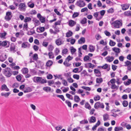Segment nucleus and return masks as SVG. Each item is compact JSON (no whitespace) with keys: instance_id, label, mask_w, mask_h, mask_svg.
I'll return each mask as SVG.
<instances>
[{"instance_id":"7","label":"nucleus","mask_w":131,"mask_h":131,"mask_svg":"<svg viewBox=\"0 0 131 131\" xmlns=\"http://www.w3.org/2000/svg\"><path fill=\"white\" fill-rule=\"evenodd\" d=\"M26 6L25 3H21L19 5L18 9L21 11H25Z\"/></svg>"},{"instance_id":"5","label":"nucleus","mask_w":131,"mask_h":131,"mask_svg":"<svg viewBox=\"0 0 131 131\" xmlns=\"http://www.w3.org/2000/svg\"><path fill=\"white\" fill-rule=\"evenodd\" d=\"M94 107L95 109H98L99 108H104V105L103 103L98 102L95 103Z\"/></svg>"},{"instance_id":"16","label":"nucleus","mask_w":131,"mask_h":131,"mask_svg":"<svg viewBox=\"0 0 131 131\" xmlns=\"http://www.w3.org/2000/svg\"><path fill=\"white\" fill-rule=\"evenodd\" d=\"M94 16L96 18V20H99L101 19L99 18L100 15H99V12H97L94 13L93 14Z\"/></svg>"},{"instance_id":"40","label":"nucleus","mask_w":131,"mask_h":131,"mask_svg":"<svg viewBox=\"0 0 131 131\" xmlns=\"http://www.w3.org/2000/svg\"><path fill=\"white\" fill-rule=\"evenodd\" d=\"M111 88L112 89L117 90L118 88V86H117L115 84H113L111 85Z\"/></svg>"},{"instance_id":"1","label":"nucleus","mask_w":131,"mask_h":131,"mask_svg":"<svg viewBox=\"0 0 131 131\" xmlns=\"http://www.w3.org/2000/svg\"><path fill=\"white\" fill-rule=\"evenodd\" d=\"M112 27L114 28H118L122 25V21L121 20H116L113 22L110 21Z\"/></svg>"},{"instance_id":"30","label":"nucleus","mask_w":131,"mask_h":131,"mask_svg":"<svg viewBox=\"0 0 131 131\" xmlns=\"http://www.w3.org/2000/svg\"><path fill=\"white\" fill-rule=\"evenodd\" d=\"M48 55L49 59H52L54 58V55L52 51L49 52Z\"/></svg>"},{"instance_id":"41","label":"nucleus","mask_w":131,"mask_h":131,"mask_svg":"<svg viewBox=\"0 0 131 131\" xmlns=\"http://www.w3.org/2000/svg\"><path fill=\"white\" fill-rule=\"evenodd\" d=\"M53 63L50 60H48L47 62L46 65L47 67H50L51 66Z\"/></svg>"},{"instance_id":"31","label":"nucleus","mask_w":131,"mask_h":131,"mask_svg":"<svg viewBox=\"0 0 131 131\" xmlns=\"http://www.w3.org/2000/svg\"><path fill=\"white\" fill-rule=\"evenodd\" d=\"M27 5L28 7L31 8H33L35 6L34 3L31 2H28L27 3Z\"/></svg>"},{"instance_id":"29","label":"nucleus","mask_w":131,"mask_h":131,"mask_svg":"<svg viewBox=\"0 0 131 131\" xmlns=\"http://www.w3.org/2000/svg\"><path fill=\"white\" fill-rule=\"evenodd\" d=\"M110 66L107 64H105L104 65L101 67L103 69H107L108 71L109 70Z\"/></svg>"},{"instance_id":"21","label":"nucleus","mask_w":131,"mask_h":131,"mask_svg":"<svg viewBox=\"0 0 131 131\" xmlns=\"http://www.w3.org/2000/svg\"><path fill=\"white\" fill-rule=\"evenodd\" d=\"M74 101L76 103H79L80 101V99L79 96L77 95H75L74 96Z\"/></svg>"},{"instance_id":"14","label":"nucleus","mask_w":131,"mask_h":131,"mask_svg":"<svg viewBox=\"0 0 131 131\" xmlns=\"http://www.w3.org/2000/svg\"><path fill=\"white\" fill-rule=\"evenodd\" d=\"M7 56L6 54H2L1 56L0 55V61L3 62L7 58Z\"/></svg>"},{"instance_id":"56","label":"nucleus","mask_w":131,"mask_h":131,"mask_svg":"<svg viewBox=\"0 0 131 131\" xmlns=\"http://www.w3.org/2000/svg\"><path fill=\"white\" fill-rule=\"evenodd\" d=\"M28 24L27 23H26L24 24L23 26V29L24 30H27L28 28Z\"/></svg>"},{"instance_id":"39","label":"nucleus","mask_w":131,"mask_h":131,"mask_svg":"<svg viewBox=\"0 0 131 131\" xmlns=\"http://www.w3.org/2000/svg\"><path fill=\"white\" fill-rule=\"evenodd\" d=\"M10 51L12 52H14L16 51L15 50V47L14 45H11L10 47Z\"/></svg>"},{"instance_id":"23","label":"nucleus","mask_w":131,"mask_h":131,"mask_svg":"<svg viewBox=\"0 0 131 131\" xmlns=\"http://www.w3.org/2000/svg\"><path fill=\"white\" fill-rule=\"evenodd\" d=\"M94 71L95 73L96 74V75L97 77H100L101 76V72L97 69H95L94 70Z\"/></svg>"},{"instance_id":"19","label":"nucleus","mask_w":131,"mask_h":131,"mask_svg":"<svg viewBox=\"0 0 131 131\" xmlns=\"http://www.w3.org/2000/svg\"><path fill=\"white\" fill-rule=\"evenodd\" d=\"M45 29L44 27H37V31L38 32H43Z\"/></svg>"},{"instance_id":"61","label":"nucleus","mask_w":131,"mask_h":131,"mask_svg":"<svg viewBox=\"0 0 131 131\" xmlns=\"http://www.w3.org/2000/svg\"><path fill=\"white\" fill-rule=\"evenodd\" d=\"M54 51L55 54L56 56L58 55L59 53L60 50L58 48H56Z\"/></svg>"},{"instance_id":"42","label":"nucleus","mask_w":131,"mask_h":131,"mask_svg":"<svg viewBox=\"0 0 131 131\" xmlns=\"http://www.w3.org/2000/svg\"><path fill=\"white\" fill-rule=\"evenodd\" d=\"M30 73L32 75H34L36 74L37 72L34 69H31L30 70Z\"/></svg>"},{"instance_id":"54","label":"nucleus","mask_w":131,"mask_h":131,"mask_svg":"<svg viewBox=\"0 0 131 131\" xmlns=\"http://www.w3.org/2000/svg\"><path fill=\"white\" fill-rule=\"evenodd\" d=\"M100 44L104 46H105L107 45V43L106 41H104L103 40H101L100 42Z\"/></svg>"},{"instance_id":"53","label":"nucleus","mask_w":131,"mask_h":131,"mask_svg":"<svg viewBox=\"0 0 131 131\" xmlns=\"http://www.w3.org/2000/svg\"><path fill=\"white\" fill-rule=\"evenodd\" d=\"M81 75L82 76H85L87 75V73L85 70H83L81 73Z\"/></svg>"},{"instance_id":"6","label":"nucleus","mask_w":131,"mask_h":131,"mask_svg":"<svg viewBox=\"0 0 131 131\" xmlns=\"http://www.w3.org/2000/svg\"><path fill=\"white\" fill-rule=\"evenodd\" d=\"M9 43L7 41H0V46L4 47L6 48L8 47L9 46Z\"/></svg>"},{"instance_id":"17","label":"nucleus","mask_w":131,"mask_h":131,"mask_svg":"<svg viewBox=\"0 0 131 131\" xmlns=\"http://www.w3.org/2000/svg\"><path fill=\"white\" fill-rule=\"evenodd\" d=\"M76 22L74 21L70 20L69 21L68 24L69 26L72 27L74 26L76 24Z\"/></svg>"},{"instance_id":"38","label":"nucleus","mask_w":131,"mask_h":131,"mask_svg":"<svg viewBox=\"0 0 131 131\" xmlns=\"http://www.w3.org/2000/svg\"><path fill=\"white\" fill-rule=\"evenodd\" d=\"M123 128L121 127H115V131H119V130H123Z\"/></svg>"},{"instance_id":"20","label":"nucleus","mask_w":131,"mask_h":131,"mask_svg":"<svg viewBox=\"0 0 131 131\" xmlns=\"http://www.w3.org/2000/svg\"><path fill=\"white\" fill-rule=\"evenodd\" d=\"M22 90L25 93L29 92L32 91L31 88L29 87L25 88L24 89Z\"/></svg>"},{"instance_id":"32","label":"nucleus","mask_w":131,"mask_h":131,"mask_svg":"<svg viewBox=\"0 0 131 131\" xmlns=\"http://www.w3.org/2000/svg\"><path fill=\"white\" fill-rule=\"evenodd\" d=\"M22 73L24 74H25L28 73V70L27 68H23L21 70Z\"/></svg>"},{"instance_id":"12","label":"nucleus","mask_w":131,"mask_h":131,"mask_svg":"<svg viewBox=\"0 0 131 131\" xmlns=\"http://www.w3.org/2000/svg\"><path fill=\"white\" fill-rule=\"evenodd\" d=\"M30 44L28 42H23L21 44V47L24 48H29Z\"/></svg>"},{"instance_id":"51","label":"nucleus","mask_w":131,"mask_h":131,"mask_svg":"<svg viewBox=\"0 0 131 131\" xmlns=\"http://www.w3.org/2000/svg\"><path fill=\"white\" fill-rule=\"evenodd\" d=\"M66 97L69 99L71 100H73V97L72 95L68 93H67L66 94Z\"/></svg>"},{"instance_id":"8","label":"nucleus","mask_w":131,"mask_h":131,"mask_svg":"<svg viewBox=\"0 0 131 131\" xmlns=\"http://www.w3.org/2000/svg\"><path fill=\"white\" fill-rule=\"evenodd\" d=\"M75 5L80 7H83L85 5L84 2L82 0L77 1L75 3Z\"/></svg>"},{"instance_id":"62","label":"nucleus","mask_w":131,"mask_h":131,"mask_svg":"<svg viewBox=\"0 0 131 131\" xmlns=\"http://www.w3.org/2000/svg\"><path fill=\"white\" fill-rule=\"evenodd\" d=\"M115 44L116 43L115 42L111 40H110L109 42V44L110 46H113L115 45Z\"/></svg>"},{"instance_id":"24","label":"nucleus","mask_w":131,"mask_h":131,"mask_svg":"<svg viewBox=\"0 0 131 131\" xmlns=\"http://www.w3.org/2000/svg\"><path fill=\"white\" fill-rule=\"evenodd\" d=\"M7 35L6 32L4 31L3 32H0V37L1 38L5 39V36Z\"/></svg>"},{"instance_id":"34","label":"nucleus","mask_w":131,"mask_h":131,"mask_svg":"<svg viewBox=\"0 0 131 131\" xmlns=\"http://www.w3.org/2000/svg\"><path fill=\"white\" fill-rule=\"evenodd\" d=\"M115 79L114 78L112 79L108 82L107 84L108 85H110V83H111L112 84H115Z\"/></svg>"},{"instance_id":"44","label":"nucleus","mask_w":131,"mask_h":131,"mask_svg":"<svg viewBox=\"0 0 131 131\" xmlns=\"http://www.w3.org/2000/svg\"><path fill=\"white\" fill-rule=\"evenodd\" d=\"M124 84L125 85H127L130 84L131 83V79H128V81L124 82Z\"/></svg>"},{"instance_id":"59","label":"nucleus","mask_w":131,"mask_h":131,"mask_svg":"<svg viewBox=\"0 0 131 131\" xmlns=\"http://www.w3.org/2000/svg\"><path fill=\"white\" fill-rule=\"evenodd\" d=\"M62 83L63 85L65 86H67L68 85L67 81L64 79H62Z\"/></svg>"},{"instance_id":"4","label":"nucleus","mask_w":131,"mask_h":131,"mask_svg":"<svg viewBox=\"0 0 131 131\" xmlns=\"http://www.w3.org/2000/svg\"><path fill=\"white\" fill-rule=\"evenodd\" d=\"M12 16V14L11 12H7L6 13L5 19L7 21H9L11 19Z\"/></svg>"},{"instance_id":"52","label":"nucleus","mask_w":131,"mask_h":131,"mask_svg":"<svg viewBox=\"0 0 131 131\" xmlns=\"http://www.w3.org/2000/svg\"><path fill=\"white\" fill-rule=\"evenodd\" d=\"M124 14L125 16H129L131 15V11H126L124 12Z\"/></svg>"},{"instance_id":"9","label":"nucleus","mask_w":131,"mask_h":131,"mask_svg":"<svg viewBox=\"0 0 131 131\" xmlns=\"http://www.w3.org/2000/svg\"><path fill=\"white\" fill-rule=\"evenodd\" d=\"M114 57L113 56H108L105 58V59L107 62H111L114 59Z\"/></svg>"},{"instance_id":"49","label":"nucleus","mask_w":131,"mask_h":131,"mask_svg":"<svg viewBox=\"0 0 131 131\" xmlns=\"http://www.w3.org/2000/svg\"><path fill=\"white\" fill-rule=\"evenodd\" d=\"M52 27L54 29L55 31L56 32V33L59 32V28L57 26H53Z\"/></svg>"},{"instance_id":"37","label":"nucleus","mask_w":131,"mask_h":131,"mask_svg":"<svg viewBox=\"0 0 131 131\" xmlns=\"http://www.w3.org/2000/svg\"><path fill=\"white\" fill-rule=\"evenodd\" d=\"M73 34V33L71 31H69L67 32L66 34V37H69L71 36Z\"/></svg>"},{"instance_id":"45","label":"nucleus","mask_w":131,"mask_h":131,"mask_svg":"<svg viewBox=\"0 0 131 131\" xmlns=\"http://www.w3.org/2000/svg\"><path fill=\"white\" fill-rule=\"evenodd\" d=\"M31 19L30 17H26L25 18L24 21L26 23L27 22H28L31 21Z\"/></svg>"},{"instance_id":"33","label":"nucleus","mask_w":131,"mask_h":131,"mask_svg":"<svg viewBox=\"0 0 131 131\" xmlns=\"http://www.w3.org/2000/svg\"><path fill=\"white\" fill-rule=\"evenodd\" d=\"M103 81V79L102 78H97L96 79V82L97 83H101Z\"/></svg>"},{"instance_id":"22","label":"nucleus","mask_w":131,"mask_h":131,"mask_svg":"<svg viewBox=\"0 0 131 131\" xmlns=\"http://www.w3.org/2000/svg\"><path fill=\"white\" fill-rule=\"evenodd\" d=\"M5 90L6 91H9V89L7 87V86L5 84L2 85L1 86V90Z\"/></svg>"},{"instance_id":"58","label":"nucleus","mask_w":131,"mask_h":131,"mask_svg":"<svg viewBox=\"0 0 131 131\" xmlns=\"http://www.w3.org/2000/svg\"><path fill=\"white\" fill-rule=\"evenodd\" d=\"M100 99V97L99 95H97L94 98V99L95 101L99 100Z\"/></svg>"},{"instance_id":"28","label":"nucleus","mask_w":131,"mask_h":131,"mask_svg":"<svg viewBox=\"0 0 131 131\" xmlns=\"http://www.w3.org/2000/svg\"><path fill=\"white\" fill-rule=\"evenodd\" d=\"M54 48V47L52 44L49 45L47 47L48 50L49 52L52 51Z\"/></svg>"},{"instance_id":"63","label":"nucleus","mask_w":131,"mask_h":131,"mask_svg":"<svg viewBox=\"0 0 131 131\" xmlns=\"http://www.w3.org/2000/svg\"><path fill=\"white\" fill-rule=\"evenodd\" d=\"M68 62L66 60L63 62V64L66 67H68L70 65Z\"/></svg>"},{"instance_id":"47","label":"nucleus","mask_w":131,"mask_h":131,"mask_svg":"<svg viewBox=\"0 0 131 131\" xmlns=\"http://www.w3.org/2000/svg\"><path fill=\"white\" fill-rule=\"evenodd\" d=\"M87 19L85 18H84L82 19L80 21L81 23L82 24H83L86 23L87 22Z\"/></svg>"},{"instance_id":"18","label":"nucleus","mask_w":131,"mask_h":131,"mask_svg":"<svg viewBox=\"0 0 131 131\" xmlns=\"http://www.w3.org/2000/svg\"><path fill=\"white\" fill-rule=\"evenodd\" d=\"M89 50L91 52H93L95 49V46L92 45H89Z\"/></svg>"},{"instance_id":"13","label":"nucleus","mask_w":131,"mask_h":131,"mask_svg":"<svg viewBox=\"0 0 131 131\" xmlns=\"http://www.w3.org/2000/svg\"><path fill=\"white\" fill-rule=\"evenodd\" d=\"M121 6L122 10H127L129 8V5L128 4H125L121 5Z\"/></svg>"},{"instance_id":"43","label":"nucleus","mask_w":131,"mask_h":131,"mask_svg":"<svg viewBox=\"0 0 131 131\" xmlns=\"http://www.w3.org/2000/svg\"><path fill=\"white\" fill-rule=\"evenodd\" d=\"M43 90L46 92L50 91L51 90V88L49 87H44L43 88Z\"/></svg>"},{"instance_id":"64","label":"nucleus","mask_w":131,"mask_h":131,"mask_svg":"<svg viewBox=\"0 0 131 131\" xmlns=\"http://www.w3.org/2000/svg\"><path fill=\"white\" fill-rule=\"evenodd\" d=\"M40 24L39 21L37 20H35V21L34 24L35 26H38Z\"/></svg>"},{"instance_id":"26","label":"nucleus","mask_w":131,"mask_h":131,"mask_svg":"<svg viewBox=\"0 0 131 131\" xmlns=\"http://www.w3.org/2000/svg\"><path fill=\"white\" fill-rule=\"evenodd\" d=\"M85 38L84 37H82L78 40V43L79 44H81L85 43Z\"/></svg>"},{"instance_id":"57","label":"nucleus","mask_w":131,"mask_h":131,"mask_svg":"<svg viewBox=\"0 0 131 131\" xmlns=\"http://www.w3.org/2000/svg\"><path fill=\"white\" fill-rule=\"evenodd\" d=\"M32 58L33 60H34L35 61H36L38 58L37 54V53L34 54Z\"/></svg>"},{"instance_id":"11","label":"nucleus","mask_w":131,"mask_h":131,"mask_svg":"<svg viewBox=\"0 0 131 131\" xmlns=\"http://www.w3.org/2000/svg\"><path fill=\"white\" fill-rule=\"evenodd\" d=\"M37 17L39 19L41 23H43L45 22V18L42 16L40 14H37Z\"/></svg>"},{"instance_id":"35","label":"nucleus","mask_w":131,"mask_h":131,"mask_svg":"<svg viewBox=\"0 0 131 131\" xmlns=\"http://www.w3.org/2000/svg\"><path fill=\"white\" fill-rule=\"evenodd\" d=\"M70 50L71 53L72 54H73L76 51V49L74 48L73 47H70Z\"/></svg>"},{"instance_id":"36","label":"nucleus","mask_w":131,"mask_h":131,"mask_svg":"<svg viewBox=\"0 0 131 131\" xmlns=\"http://www.w3.org/2000/svg\"><path fill=\"white\" fill-rule=\"evenodd\" d=\"M85 107L86 108L89 110H90L91 108V106L90 104L88 102H86L85 105Z\"/></svg>"},{"instance_id":"55","label":"nucleus","mask_w":131,"mask_h":131,"mask_svg":"<svg viewBox=\"0 0 131 131\" xmlns=\"http://www.w3.org/2000/svg\"><path fill=\"white\" fill-rule=\"evenodd\" d=\"M88 121L86 119H84L80 122V124H88Z\"/></svg>"},{"instance_id":"3","label":"nucleus","mask_w":131,"mask_h":131,"mask_svg":"<svg viewBox=\"0 0 131 131\" xmlns=\"http://www.w3.org/2000/svg\"><path fill=\"white\" fill-rule=\"evenodd\" d=\"M3 74L7 77H9L12 75L11 70L10 68H7L5 69Z\"/></svg>"},{"instance_id":"2","label":"nucleus","mask_w":131,"mask_h":131,"mask_svg":"<svg viewBox=\"0 0 131 131\" xmlns=\"http://www.w3.org/2000/svg\"><path fill=\"white\" fill-rule=\"evenodd\" d=\"M34 82L36 83H45L46 82V81L45 79H42L40 77H34L33 78Z\"/></svg>"},{"instance_id":"25","label":"nucleus","mask_w":131,"mask_h":131,"mask_svg":"<svg viewBox=\"0 0 131 131\" xmlns=\"http://www.w3.org/2000/svg\"><path fill=\"white\" fill-rule=\"evenodd\" d=\"M99 15H100V17L99 18L101 19L103 16L104 15L105 13V10H103L100 11L99 12Z\"/></svg>"},{"instance_id":"48","label":"nucleus","mask_w":131,"mask_h":131,"mask_svg":"<svg viewBox=\"0 0 131 131\" xmlns=\"http://www.w3.org/2000/svg\"><path fill=\"white\" fill-rule=\"evenodd\" d=\"M103 117L104 121H105L108 119L109 116L108 114H106L103 115Z\"/></svg>"},{"instance_id":"50","label":"nucleus","mask_w":131,"mask_h":131,"mask_svg":"<svg viewBox=\"0 0 131 131\" xmlns=\"http://www.w3.org/2000/svg\"><path fill=\"white\" fill-rule=\"evenodd\" d=\"M91 63H88L85 64L84 67L86 68H91Z\"/></svg>"},{"instance_id":"15","label":"nucleus","mask_w":131,"mask_h":131,"mask_svg":"<svg viewBox=\"0 0 131 131\" xmlns=\"http://www.w3.org/2000/svg\"><path fill=\"white\" fill-rule=\"evenodd\" d=\"M88 121L90 123H95L96 121L95 117L92 116L88 119Z\"/></svg>"},{"instance_id":"46","label":"nucleus","mask_w":131,"mask_h":131,"mask_svg":"<svg viewBox=\"0 0 131 131\" xmlns=\"http://www.w3.org/2000/svg\"><path fill=\"white\" fill-rule=\"evenodd\" d=\"M125 66L128 67L131 65V62L128 60H127L125 61Z\"/></svg>"},{"instance_id":"10","label":"nucleus","mask_w":131,"mask_h":131,"mask_svg":"<svg viewBox=\"0 0 131 131\" xmlns=\"http://www.w3.org/2000/svg\"><path fill=\"white\" fill-rule=\"evenodd\" d=\"M64 41L62 39L60 38H59L56 40L55 43L57 45L60 46L63 44L64 43Z\"/></svg>"},{"instance_id":"27","label":"nucleus","mask_w":131,"mask_h":131,"mask_svg":"<svg viewBox=\"0 0 131 131\" xmlns=\"http://www.w3.org/2000/svg\"><path fill=\"white\" fill-rule=\"evenodd\" d=\"M112 50L115 53H119L121 52L120 49L117 47H114L112 49Z\"/></svg>"},{"instance_id":"60","label":"nucleus","mask_w":131,"mask_h":131,"mask_svg":"<svg viewBox=\"0 0 131 131\" xmlns=\"http://www.w3.org/2000/svg\"><path fill=\"white\" fill-rule=\"evenodd\" d=\"M122 104L124 107H126L128 105V102L127 101L124 100L123 101Z\"/></svg>"}]
</instances>
